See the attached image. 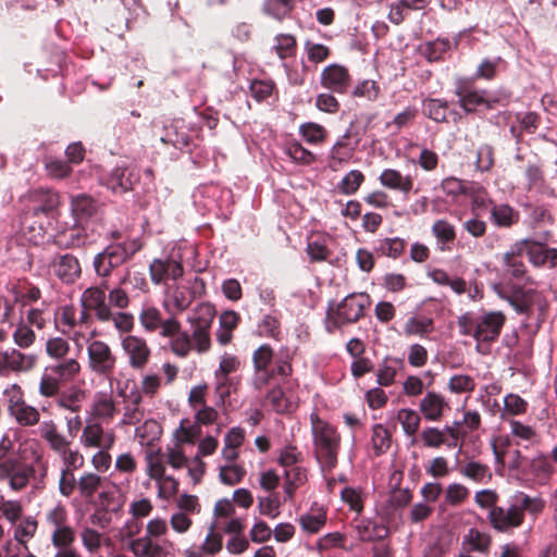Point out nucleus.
Wrapping results in <instances>:
<instances>
[{
	"mask_svg": "<svg viewBox=\"0 0 557 557\" xmlns=\"http://www.w3.org/2000/svg\"><path fill=\"white\" fill-rule=\"evenodd\" d=\"M510 305L520 314L531 315L534 310H539L540 314H544L548 308L544 296L533 289L523 290L518 288L508 298Z\"/></svg>",
	"mask_w": 557,
	"mask_h": 557,
	"instance_id": "13",
	"label": "nucleus"
},
{
	"mask_svg": "<svg viewBox=\"0 0 557 557\" xmlns=\"http://www.w3.org/2000/svg\"><path fill=\"white\" fill-rule=\"evenodd\" d=\"M87 354L88 367L94 373L106 377L113 375L117 359L106 342L91 341L87 346Z\"/></svg>",
	"mask_w": 557,
	"mask_h": 557,
	"instance_id": "10",
	"label": "nucleus"
},
{
	"mask_svg": "<svg viewBox=\"0 0 557 557\" xmlns=\"http://www.w3.org/2000/svg\"><path fill=\"white\" fill-rule=\"evenodd\" d=\"M322 87L337 94H346L351 85V76L346 66L330 64L321 73Z\"/></svg>",
	"mask_w": 557,
	"mask_h": 557,
	"instance_id": "17",
	"label": "nucleus"
},
{
	"mask_svg": "<svg viewBox=\"0 0 557 557\" xmlns=\"http://www.w3.org/2000/svg\"><path fill=\"white\" fill-rule=\"evenodd\" d=\"M397 420L408 436H413L420 426L421 417L413 409L403 408L397 413Z\"/></svg>",
	"mask_w": 557,
	"mask_h": 557,
	"instance_id": "48",
	"label": "nucleus"
},
{
	"mask_svg": "<svg viewBox=\"0 0 557 557\" xmlns=\"http://www.w3.org/2000/svg\"><path fill=\"white\" fill-rule=\"evenodd\" d=\"M201 435V428L195 422L190 424L188 420H182L180 429L176 432L178 442L195 444L196 440Z\"/></svg>",
	"mask_w": 557,
	"mask_h": 557,
	"instance_id": "61",
	"label": "nucleus"
},
{
	"mask_svg": "<svg viewBox=\"0 0 557 557\" xmlns=\"http://www.w3.org/2000/svg\"><path fill=\"white\" fill-rule=\"evenodd\" d=\"M434 330V322L432 319L429 318H417L412 317L408 319V321L405 324V334L406 335H424L428 333L433 332Z\"/></svg>",
	"mask_w": 557,
	"mask_h": 557,
	"instance_id": "53",
	"label": "nucleus"
},
{
	"mask_svg": "<svg viewBox=\"0 0 557 557\" xmlns=\"http://www.w3.org/2000/svg\"><path fill=\"white\" fill-rule=\"evenodd\" d=\"M476 317V331L474 339L479 343H494L500 335L506 323V315L502 311H483Z\"/></svg>",
	"mask_w": 557,
	"mask_h": 557,
	"instance_id": "12",
	"label": "nucleus"
},
{
	"mask_svg": "<svg viewBox=\"0 0 557 557\" xmlns=\"http://www.w3.org/2000/svg\"><path fill=\"white\" fill-rule=\"evenodd\" d=\"M267 400L272 409L280 414L293 412L297 408L296 403L285 394L281 386H275L269 391Z\"/></svg>",
	"mask_w": 557,
	"mask_h": 557,
	"instance_id": "35",
	"label": "nucleus"
},
{
	"mask_svg": "<svg viewBox=\"0 0 557 557\" xmlns=\"http://www.w3.org/2000/svg\"><path fill=\"white\" fill-rule=\"evenodd\" d=\"M447 409L449 405L445 397L434 391L428 392L419 404V410L428 421H440Z\"/></svg>",
	"mask_w": 557,
	"mask_h": 557,
	"instance_id": "23",
	"label": "nucleus"
},
{
	"mask_svg": "<svg viewBox=\"0 0 557 557\" xmlns=\"http://www.w3.org/2000/svg\"><path fill=\"white\" fill-rule=\"evenodd\" d=\"M379 181L382 186L408 194L412 190L413 178L410 175H403L398 170L385 169L381 173Z\"/></svg>",
	"mask_w": 557,
	"mask_h": 557,
	"instance_id": "25",
	"label": "nucleus"
},
{
	"mask_svg": "<svg viewBox=\"0 0 557 557\" xmlns=\"http://www.w3.org/2000/svg\"><path fill=\"white\" fill-rule=\"evenodd\" d=\"M87 242V234L81 223L71 227L58 231L53 243L61 249H73L84 246Z\"/></svg>",
	"mask_w": 557,
	"mask_h": 557,
	"instance_id": "24",
	"label": "nucleus"
},
{
	"mask_svg": "<svg viewBox=\"0 0 557 557\" xmlns=\"http://www.w3.org/2000/svg\"><path fill=\"white\" fill-rule=\"evenodd\" d=\"M326 522V512L319 509L317 513H306L300 518V524L309 533H317Z\"/></svg>",
	"mask_w": 557,
	"mask_h": 557,
	"instance_id": "62",
	"label": "nucleus"
},
{
	"mask_svg": "<svg viewBox=\"0 0 557 557\" xmlns=\"http://www.w3.org/2000/svg\"><path fill=\"white\" fill-rule=\"evenodd\" d=\"M314 455L324 469L332 470L337 465L341 448V434L317 412L310 414Z\"/></svg>",
	"mask_w": 557,
	"mask_h": 557,
	"instance_id": "3",
	"label": "nucleus"
},
{
	"mask_svg": "<svg viewBox=\"0 0 557 557\" xmlns=\"http://www.w3.org/2000/svg\"><path fill=\"white\" fill-rule=\"evenodd\" d=\"M153 509L151 502L148 498H143L140 500L133 502L131 505V513L133 516V520L126 523L125 525V536L133 537L138 534L141 530L143 523L137 521L139 518L148 517Z\"/></svg>",
	"mask_w": 557,
	"mask_h": 557,
	"instance_id": "26",
	"label": "nucleus"
},
{
	"mask_svg": "<svg viewBox=\"0 0 557 557\" xmlns=\"http://www.w3.org/2000/svg\"><path fill=\"white\" fill-rule=\"evenodd\" d=\"M474 388V379L467 374L453 375L448 381V389L454 394L473 392Z\"/></svg>",
	"mask_w": 557,
	"mask_h": 557,
	"instance_id": "60",
	"label": "nucleus"
},
{
	"mask_svg": "<svg viewBox=\"0 0 557 557\" xmlns=\"http://www.w3.org/2000/svg\"><path fill=\"white\" fill-rule=\"evenodd\" d=\"M516 121L521 126L524 134H534L542 123V117L536 112H519L516 114Z\"/></svg>",
	"mask_w": 557,
	"mask_h": 557,
	"instance_id": "59",
	"label": "nucleus"
},
{
	"mask_svg": "<svg viewBox=\"0 0 557 557\" xmlns=\"http://www.w3.org/2000/svg\"><path fill=\"white\" fill-rule=\"evenodd\" d=\"M125 401H127V404L124 407L122 423L127 425H135L139 423L145 417V410L140 407L143 401L140 392H131L129 395L125 396Z\"/></svg>",
	"mask_w": 557,
	"mask_h": 557,
	"instance_id": "32",
	"label": "nucleus"
},
{
	"mask_svg": "<svg viewBox=\"0 0 557 557\" xmlns=\"http://www.w3.org/2000/svg\"><path fill=\"white\" fill-rule=\"evenodd\" d=\"M126 280H127V276H124L121 280L119 286L109 290L107 297L109 299L108 305H110V308L113 307L119 310H125L129 306V301H131L129 296H128L127 292L122 287V285L126 282Z\"/></svg>",
	"mask_w": 557,
	"mask_h": 557,
	"instance_id": "57",
	"label": "nucleus"
},
{
	"mask_svg": "<svg viewBox=\"0 0 557 557\" xmlns=\"http://www.w3.org/2000/svg\"><path fill=\"white\" fill-rule=\"evenodd\" d=\"M520 213L507 203H493L491 208V221L498 227H511L517 224Z\"/></svg>",
	"mask_w": 557,
	"mask_h": 557,
	"instance_id": "31",
	"label": "nucleus"
},
{
	"mask_svg": "<svg viewBox=\"0 0 557 557\" xmlns=\"http://www.w3.org/2000/svg\"><path fill=\"white\" fill-rule=\"evenodd\" d=\"M516 499V503L508 508L498 506L488 510L487 520L496 532L512 534L516 529L524 523L525 512L536 518L545 508L544 499L531 497L523 492H519Z\"/></svg>",
	"mask_w": 557,
	"mask_h": 557,
	"instance_id": "2",
	"label": "nucleus"
},
{
	"mask_svg": "<svg viewBox=\"0 0 557 557\" xmlns=\"http://www.w3.org/2000/svg\"><path fill=\"white\" fill-rule=\"evenodd\" d=\"M60 383H67L79 373L81 364L74 358L61 359L57 363L50 364L46 368Z\"/></svg>",
	"mask_w": 557,
	"mask_h": 557,
	"instance_id": "30",
	"label": "nucleus"
},
{
	"mask_svg": "<svg viewBox=\"0 0 557 557\" xmlns=\"http://www.w3.org/2000/svg\"><path fill=\"white\" fill-rule=\"evenodd\" d=\"M70 351V344L62 337H52L46 342V352L49 357L61 360Z\"/></svg>",
	"mask_w": 557,
	"mask_h": 557,
	"instance_id": "64",
	"label": "nucleus"
},
{
	"mask_svg": "<svg viewBox=\"0 0 557 557\" xmlns=\"http://www.w3.org/2000/svg\"><path fill=\"white\" fill-rule=\"evenodd\" d=\"M151 281L159 285L168 280H178L184 274L183 264L172 258L153 259L149 265Z\"/></svg>",
	"mask_w": 557,
	"mask_h": 557,
	"instance_id": "20",
	"label": "nucleus"
},
{
	"mask_svg": "<svg viewBox=\"0 0 557 557\" xmlns=\"http://www.w3.org/2000/svg\"><path fill=\"white\" fill-rule=\"evenodd\" d=\"M356 531L359 540L362 542H374L385 539L389 531L388 529L370 520H361L356 524Z\"/></svg>",
	"mask_w": 557,
	"mask_h": 557,
	"instance_id": "34",
	"label": "nucleus"
},
{
	"mask_svg": "<svg viewBox=\"0 0 557 557\" xmlns=\"http://www.w3.org/2000/svg\"><path fill=\"white\" fill-rule=\"evenodd\" d=\"M139 182V173L131 165H120L113 169L106 178V186L115 194L132 190Z\"/></svg>",
	"mask_w": 557,
	"mask_h": 557,
	"instance_id": "16",
	"label": "nucleus"
},
{
	"mask_svg": "<svg viewBox=\"0 0 557 557\" xmlns=\"http://www.w3.org/2000/svg\"><path fill=\"white\" fill-rule=\"evenodd\" d=\"M139 321L146 331L154 332L162 324V314L156 307H146L139 314Z\"/></svg>",
	"mask_w": 557,
	"mask_h": 557,
	"instance_id": "56",
	"label": "nucleus"
},
{
	"mask_svg": "<svg viewBox=\"0 0 557 557\" xmlns=\"http://www.w3.org/2000/svg\"><path fill=\"white\" fill-rule=\"evenodd\" d=\"M299 133L302 138L311 145H320L324 143L327 136L326 129L322 125L313 122L301 124Z\"/></svg>",
	"mask_w": 557,
	"mask_h": 557,
	"instance_id": "45",
	"label": "nucleus"
},
{
	"mask_svg": "<svg viewBox=\"0 0 557 557\" xmlns=\"http://www.w3.org/2000/svg\"><path fill=\"white\" fill-rule=\"evenodd\" d=\"M406 247V243L404 239L394 237V238H384L379 239L376 242L375 251L381 256L389 257L393 259H397L401 256Z\"/></svg>",
	"mask_w": 557,
	"mask_h": 557,
	"instance_id": "43",
	"label": "nucleus"
},
{
	"mask_svg": "<svg viewBox=\"0 0 557 557\" xmlns=\"http://www.w3.org/2000/svg\"><path fill=\"white\" fill-rule=\"evenodd\" d=\"M459 473L476 483H482L485 480H490L492 478L488 466L476 461H470L460 467Z\"/></svg>",
	"mask_w": 557,
	"mask_h": 557,
	"instance_id": "44",
	"label": "nucleus"
},
{
	"mask_svg": "<svg viewBox=\"0 0 557 557\" xmlns=\"http://www.w3.org/2000/svg\"><path fill=\"white\" fill-rule=\"evenodd\" d=\"M168 530V523L163 518H153L146 524L145 534L128 543V549L136 557H169L173 544L168 540H161Z\"/></svg>",
	"mask_w": 557,
	"mask_h": 557,
	"instance_id": "4",
	"label": "nucleus"
},
{
	"mask_svg": "<svg viewBox=\"0 0 557 557\" xmlns=\"http://www.w3.org/2000/svg\"><path fill=\"white\" fill-rule=\"evenodd\" d=\"M372 447L376 456L386 453L391 447V433L383 424H375L372 429Z\"/></svg>",
	"mask_w": 557,
	"mask_h": 557,
	"instance_id": "46",
	"label": "nucleus"
},
{
	"mask_svg": "<svg viewBox=\"0 0 557 557\" xmlns=\"http://www.w3.org/2000/svg\"><path fill=\"white\" fill-rule=\"evenodd\" d=\"M75 531L69 523L54 529L51 534V543L58 548V550L73 548L72 545L75 542Z\"/></svg>",
	"mask_w": 557,
	"mask_h": 557,
	"instance_id": "47",
	"label": "nucleus"
},
{
	"mask_svg": "<svg viewBox=\"0 0 557 557\" xmlns=\"http://www.w3.org/2000/svg\"><path fill=\"white\" fill-rule=\"evenodd\" d=\"M5 394L9 396L7 401L8 413L17 425L28 428L39 422V410L26 403L23 391L17 384H13L11 391H5Z\"/></svg>",
	"mask_w": 557,
	"mask_h": 557,
	"instance_id": "9",
	"label": "nucleus"
},
{
	"mask_svg": "<svg viewBox=\"0 0 557 557\" xmlns=\"http://www.w3.org/2000/svg\"><path fill=\"white\" fill-rule=\"evenodd\" d=\"M36 362L35 355L23 354L15 348L0 352V372H27L36 366Z\"/></svg>",
	"mask_w": 557,
	"mask_h": 557,
	"instance_id": "21",
	"label": "nucleus"
},
{
	"mask_svg": "<svg viewBox=\"0 0 557 557\" xmlns=\"http://www.w3.org/2000/svg\"><path fill=\"white\" fill-rule=\"evenodd\" d=\"M239 360L236 356L225 354L220 361L219 370L215 372L216 377L220 380L216 386V391L223 397L224 394H228L227 383L228 375L239 368Z\"/></svg>",
	"mask_w": 557,
	"mask_h": 557,
	"instance_id": "33",
	"label": "nucleus"
},
{
	"mask_svg": "<svg viewBox=\"0 0 557 557\" xmlns=\"http://www.w3.org/2000/svg\"><path fill=\"white\" fill-rule=\"evenodd\" d=\"M53 274L64 284H74L82 275L81 262L72 253H58L51 262Z\"/></svg>",
	"mask_w": 557,
	"mask_h": 557,
	"instance_id": "14",
	"label": "nucleus"
},
{
	"mask_svg": "<svg viewBox=\"0 0 557 557\" xmlns=\"http://www.w3.org/2000/svg\"><path fill=\"white\" fill-rule=\"evenodd\" d=\"M330 240L331 238L323 234H314L309 237L306 251L311 262L326 261L331 257Z\"/></svg>",
	"mask_w": 557,
	"mask_h": 557,
	"instance_id": "28",
	"label": "nucleus"
},
{
	"mask_svg": "<svg viewBox=\"0 0 557 557\" xmlns=\"http://www.w3.org/2000/svg\"><path fill=\"white\" fill-rule=\"evenodd\" d=\"M215 315L216 311L212 304L201 302L188 318L191 326L190 336L194 342V349L198 354L208 352L211 348L210 330Z\"/></svg>",
	"mask_w": 557,
	"mask_h": 557,
	"instance_id": "7",
	"label": "nucleus"
},
{
	"mask_svg": "<svg viewBox=\"0 0 557 557\" xmlns=\"http://www.w3.org/2000/svg\"><path fill=\"white\" fill-rule=\"evenodd\" d=\"M146 460L148 476L154 481L163 479L165 474V461L161 449H149Z\"/></svg>",
	"mask_w": 557,
	"mask_h": 557,
	"instance_id": "41",
	"label": "nucleus"
},
{
	"mask_svg": "<svg viewBox=\"0 0 557 557\" xmlns=\"http://www.w3.org/2000/svg\"><path fill=\"white\" fill-rule=\"evenodd\" d=\"M45 171L50 178L63 180L71 175L72 168L66 161L49 157L45 160Z\"/></svg>",
	"mask_w": 557,
	"mask_h": 557,
	"instance_id": "49",
	"label": "nucleus"
},
{
	"mask_svg": "<svg viewBox=\"0 0 557 557\" xmlns=\"http://www.w3.org/2000/svg\"><path fill=\"white\" fill-rule=\"evenodd\" d=\"M285 152L297 163L308 165L314 162V154L302 147L299 143H290L287 145Z\"/></svg>",
	"mask_w": 557,
	"mask_h": 557,
	"instance_id": "58",
	"label": "nucleus"
},
{
	"mask_svg": "<svg viewBox=\"0 0 557 557\" xmlns=\"http://www.w3.org/2000/svg\"><path fill=\"white\" fill-rule=\"evenodd\" d=\"M246 474L244 467L239 465L223 466L220 468V480L226 485L239 483Z\"/></svg>",
	"mask_w": 557,
	"mask_h": 557,
	"instance_id": "63",
	"label": "nucleus"
},
{
	"mask_svg": "<svg viewBox=\"0 0 557 557\" xmlns=\"http://www.w3.org/2000/svg\"><path fill=\"white\" fill-rule=\"evenodd\" d=\"M274 359V350L269 344L259 346L252 354L255 371L271 370L270 366Z\"/></svg>",
	"mask_w": 557,
	"mask_h": 557,
	"instance_id": "51",
	"label": "nucleus"
},
{
	"mask_svg": "<svg viewBox=\"0 0 557 557\" xmlns=\"http://www.w3.org/2000/svg\"><path fill=\"white\" fill-rule=\"evenodd\" d=\"M280 497L277 493H272L269 496L258 497V509L260 515L271 519L280 516Z\"/></svg>",
	"mask_w": 557,
	"mask_h": 557,
	"instance_id": "54",
	"label": "nucleus"
},
{
	"mask_svg": "<svg viewBox=\"0 0 557 557\" xmlns=\"http://www.w3.org/2000/svg\"><path fill=\"white\" fill-rule=\"evenodd\" d=\"M122 348L128 356L129 366L133 369L141 370L147 366L151 350L144 338L135 335H127L122 341Z\"/></svg>",
	"mask_w": 557,
	"mask_h": 557,
	"instance_id": "18",
	"label": "nucleus"
},
{
	"mask_svg": "<svg viewBox=\"0 0 557 557\" xmlns=\"http://www.w3.org/2000/svg\"><path fill=\"white\" fill-rule=\"evenodd\" d=\"M448 102L442 99L426 98L422 101V113L436 123H447Z\"/></svg>",
	"mask_w": 557,
	"mask_h": 557,
	"instance_id": "37",
	"label": "nucleus"
},
{
	"mask_svg": "<svg viewBox=\"0 0 557 557\" xmlns=\"http://www.w3.org/2000/svg\"><path fill=\"white\" fill-rule=\"evenodd\" d=\"M14 443L3 435L0 440V482L18 493L33 482L42 483L48 473V462L38 447H30L29 455L14 454Z\"/></svg>",
	"mask_w": 557,
	"mask_h": 557,
	"instance_id": "1",
	"label": "nucleus"
},
{
	"mask_svg": "<svg viewBox=\"0 0 557 557\" xmlns=\"http://www.w3.org/2000/svg\"><path fill=\"white\" fill-rule=\"evenodd\" d=\"M295 8V0H264L262 11L276 20H283Z\"/></svg>",
	"mask_w": 557,
	"mask_h": 557,
	"instance_id": "42",
	"label": "nucleus"
},
{
	"mask_svg": "<svg viewBox=\"0 0 557 557\" xmlns=\"http://www.w3.org/2000/svg\"><path fill=\"white\" fill-rule=\"evenodd\" d=\"M523 252L516 244L510 251L503 256V275L506 278L515 281L517 284L530 282L527 265L523 261Z\"/></svg>",
	"mask_w": 557,
	"mask_h": 557,
	"instance_id": "15",
	"label": "nucleus"
},
{
	"mask_svg": "<svg viewBox=\"0 0 557 557\" xmlns=\"http://www.w3.org/2000/svg\"><path fill=\"white\" fill-rule=\"evenodd\" d=\"M455 94L458 97L459 106L467 113L475 112L478 107L493 110L499 104H506L508 100L507 96L499 97L487 89L474 88L468 82H460L456 87Z\"/></svg>",
	"mask_w": 557,
	"mask_h": 557,
	"instance_id": "8",
	"label": "nucleus"
},
{
	"mask_svg": "<svg viewBox=\"0 0 557 557\" xmlns=\"http://www.w3.org/2000/svg\"><path fill=\"white\" fill-rule=\"evenodd\" d=\"M517 244L533 265L541 267L546 264V247L543 244L530 239H524Z\"/></svg>",
	"mask_w": 557,
	"mask_h": 557,
	"instance_id": "40",
	"label": "nucleus"
},
{
	"mask_svg": "<svg viewBox=\"0 0 557 557\" xmlns=\"http://www.w3.org/2000/svg\"><path fill=\"white\" fill-rule=\"evenodd\" d=\"M104 430L100 423H88L81 436V443L85 447H99L102 442Z\"/></svg>",
	"mask_w": 557,
	"mask_h": 557,
	"instance_id": "52",
	"label": "nucleus"
},
{
	"mask_svg": "<svg viewBox=\"0 0 557 557\" xmlns=\"http://www.w3.org/2000/svg\"><path fill=\"white\" fill-rule=\"evenodd\" d=\"M350 133L347 132L341 139H338L331 149L329 166L331 170L336 171L337 168L347 163L354 156L355 147L350 146L348 140Z\"/></svg>",
	"mask_w": 557,
	"mask_h": 557,
	"instance_id": "29",
	"label": "nucleus"
},
{
	"mask_svg": "<svg viewBox=\"0 0 557 557\" xmlns=\"http://www.w3.org/2000/svg\"><path fill=\"white\" fill-rule=\"evenodd\" d=\"M451 49L449 39L437 38L433 41H428L420 47L421 54L429 62H437L444 59V55Z\"/></svg>",
	"mask_w": 557,
	"mask_h": 557,
	"instance_id": "38",
	"label": "nucleus"
},
{
	"mask_svg": "<svg viewBox=\"0 0 557 557\" xmlns=\"http://www.w3.org/2000/svg\"><path fill=\"white\" fill-rule=\"evenodd\" d=\"M106 300L107 295L98 288H86L81 296L82 307L91 310L95 318L102 323L110 322L111 319V308Z\"/></svg>",
	"mask_w": 557,
	"mask_h": 557,
	"instance_id": "19",
	"label": "nucleus"
},
{
	"mask_svg": "<svg viewBox=\"0 0 557 557\" xmlns=\"http://www.w3.org/2000/svg\"><path fill=\"white\" fill-rule=\"evenodd\" d=\"M403 366L404 361L401 359L386 357L377 369V384L380 386H391L395 382L398 369Z\"/></svg>",
	"mask_w": 557,
	"mask_h": 557,
	"instance_id": "36",
	"label": "nucleus"
},
{
	"mask_svg": "<svg viewBox=\"0 0 557 557\" xmlns=\"http://www.w3.org/2000/svg\"><path fill=\"white\" fill-rule=\"evenodd\" d=\"M137 238L111 243L92 260V267L98 277H110L113 270L129 261L141 249Z\"/></svg>",
	"mask_w": 557,
	"mask_h": 557,
	"instance_id": "6",
	"label": "nucleus"
},
{
	"mask_svg": "<svg viewBox=\"0 0 557 557\" xmlns=\"http://www.w3.org/2000/svg\"><path fill=\"white\" fill-rule=\"evenodd\" d=\"M162 337L171 338V350L181 358H185L194 349V342L188 332L181 330V323L175 318L162 319L159 326Z\"/></svg>",
	"mask_w": 557,
	"mask_h": 557,
	"instance_id": "11",
	"label": "nucleus"
},
{
	"mask_svg": "<svg viewBox=\"0 0 557 557\" xmlns=\"http://www.w3.org/2000/svg\"><path fill=\"white\" fill-rule=\"evenodd\" d=\"M71 212L76 222L87 221L97 212V201L86 194L72 196Z\"/></svg>",
	"mask_w": 557,
	"mask_h": 557,
	"instance_id": "27",
	"label": "nucleus"
},
{
	"mask_svg": "<svg viewBox=\"0 0 557 557\" xmlns=\"http://www.w3.org/2000/svg\"><path fill=\"white\" fill-rule=\"evenodd\" d=\"M101 483V476L96 473L88 472L79 478L77 481V488L82 497L90 498L100 488Z\"/></svg>",
	"mask_w": 557,
	"mask_h": 557,
	"instance_id": "50",
	"label": "nucleus"
},
{
	"mask_svg": "<svg viewBox=\"0 0 557 557\" xmlns=\"http://www.w3.org/2000/svg\"><path fill=\"white\" fill-rule=\"evenodd\" d=\"M370 306V296L366 293H352L341 302H331L326 310V330L332 333L344 325L358 322Z\"/></svg>",
	"mask_w": 557,
	"mask_h": 557,
	"instance_id": "5",
	"label": "nucleus"
},
{
	"mask_svg": "<svg viewBox=\"0 0 557 557\" xmlns=\"http://www.w3.org/2000/svg\"><path fill=\"white\" fill-rule=\"evenodd\" d=\"M363 182V173L359 170H351L343 177L338 188L344 195H354Z\"/></svg>",
	"mask_w": 557,
	"mask_h": 557,
	"instance_id": "55",
	"label": "nucleus"
},
{
	"mask_svg": "<svg viewBox=\"0 0 557 557\" xmlns=\"http://www.w3.org/2000/svg\"><path fill=\"white\" fill-rule=\"evenodd\" d=\"M432 234L437 242L442 245L441 250H449L450 245L456 239L455 226L447 220H436L432 225Z\"/></svg>",
	"mask_w": 557,
	"mask_h": 557,
	"instance_id": "39",
	"label": "nucleus"
},
{
	"mask_svg": "<svg viewBox=\"0 0 557 557\" xmlns=\"http://www.w3.org/2000/svg\"><path fill=\"white\" fill-rule=\"evenodd\" d=\"M34 205L29 208L33 216L44 214L46 216L53 215L60 206V196L50 189H36L30 194Z\"/></svg>",
	"mask_w": 557,
	"mask_h": 557,
	"instance_id": "22",
	"label": "nucleus"
}]
</instances>
